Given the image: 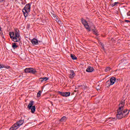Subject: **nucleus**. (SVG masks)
I'll return each mask as SVG.
<instances>
[{
	"mask_svg": "<svg viewBox=\"0 0 130 130\" xmlns=\"http://www.w3.org/2000/svg\"><path fill=\"white\" fill-rule=\"evenodd\" d=\"M125 105V101L122 100L120 101L119 104V108L117 110V118L118 119H121L122 117H125L126 115H128L129 113V111L127 109L123 110Z\"/></svg>",
	"mask_w": 130,
	"mask_h": 130,
	"instance_id": "obj_1",
	"label": "nucleus"
},
{
	"mask_svg": "<svg viewBox=\"0 0 130 130\" xmlns=\"http://www.w3.org/2000/svg\"><path fill=\"white\" fill-rule=\"evenodd\" d=\"M9 35L10 38H11L14 42H19V41L21 40V39H20V31L19 29H16L15 32H10Z\"/></svg>",
	"mask_w": 130,
	"mask_h": 130,
	"instance_id": "obj_2",
	"label": "nucleus"
},
{
	"mask_svg": "<svg viewBox=\"0 0 130 130\" xmlns=\"http://www.w3.org/2000/svg\"><path fill=\"white\" fill-rule=\"evenodd\" d=\"M31 11V5L30 4H26L22 9V12L25 18L28 16V14Z\"/></svg>",
	"mask_w": 130,
	"mask_h": 130,
	"instance_id": "obj_3",
	"label": "nucleus"
},
{
	"mask_svg": "<svg viewBox=\"0 0 130 130\" xmlns=\"http://www.w3.org/2000/svg\"><path fill=\"white\" fill-rule=\"evenodd\" d=\"M24 122H25V121L24 119L20 120L19 121H17L16 123H15L14 124H13L12 127L10 128V130H16L18 129L21 125H22Z\"/></svg>",
	"mask_w": 130,
	"mask_h": 130,
	"instance_id": "obj_4",
	"label": "nucleus"
},
{
	"mask_svg": "<svg viewBox=\"0 0 130 130\" xmlns=\"http://www.w3.org/2000/svg\"><path fill=\"white\" fill-rule=\"evenodd\" d=\"M33 105H34V102L31 101L29 102L27 106L28 109L31 110V113H34V112H35V110H36V107L35 106Z\"/></svg>",
	"mask_w": 130,
	"mask_h": 130,
	"instance_id": "obj_5",
	"label": "nucleus"
},
{
	"mask_svg": "<svg viewBox=\"0 0 130 130\" xmlns=\"http://www.w3.org/2000/svg\"><path fill=\"white\" fill-rule=\"evenodd\" d=\"M115 81H116V78L113 77L110 79V80H108L106 85L107 87H110V86L113 85L115 83Z\"/></svg>",
	"mask_w": 130,
	"mask_h": 130,
	"instance_id": "obj_6",
	"label": "nucleus"
},
{
	"mask_svg": "<svg viewBox=\"0 0 130 130\" xmlns=\"http://www.w3.org/2000/svg\"><path fill=\"white\" fill-rule=\"evenodd\" d=\"M81 22L83 25H84V27L86 28V30H88L89 31H91V29H90V26L88 24V22H87V21H86V20L84 19V18H82Z\"/></svg>",
	"mask_w": 130,
	"mask_h": 130,
	"instance_id": "obj_7",
	"label": "nucleus"
},
{
	"mask_svg": "<svg viewBox=\"0 0 130 130\" xmlns=\"http://www.w3.org/2000/svg\"><path fill=\"white\" fill-rule=\"evenodd\" d=\"M24 72L26 73H30L31 74H36V73H37L36 70L32 68H26L24 70Z\"/></svg>",
	"mask_w": 130,
	"mask_h": 130,
	"instance_id": "obj_8",
	"label": "nucleus"
},
{
	"mask_svg": "<svg viewBox=\"0 0 130 130\" xmlns=\"http://www.w3.org/2000/svg\"><path fill=\"white\" fill-rule=\"evenodd\" d=\"M31 42L33 45H39L41 43V41L37 40V39L34 38L31 40Z\"/></svg>",
	"mask_w": 130,
	"mask_h": 130,
	"instance_id": "obj_9",
	"label": "nucleus"
},
{
	"mask_svg": "<svg viewBox=\"0 0 130 130\" xmlns=\"http://www.w3.org/2000/svg\"><path fill=\"white\" fill-rule=\"evenodd\" d=\"M75 76H76V74H75V72H74V70H71L70 71L69 78L70 79H74Z\"/></svg>",
	"mask_w": 130,
	"mask_h": 130,
	"instance_id": "obj_10",
	"label": "nucleus"
},
{
	"mask_svg": "<svg viewBox=\"0 0 130 130\" xmlns=\"http://www.w3.org/2000/svg\"><path fill=\"white\" fill-rule=\"evenodd\" d=\"M93 71H94V68H93L91 66L88 67V68L86 69V71L87 73H92L93 72Z\"/></svg>",
	"mask_w": 130,
	"mask_h": 130,
	"instance_id": "obj_11",
	"label": "nucleus"
},
{
	"mask_svg": "<svg viewBox=\"0 0 130 130\" xmlns=\"http://www.w3.org/2000/svg\"><path fill=\"white\" fill-rule=\"evenodd\" d=\"M47 80H48V78L43 77V78H40L39 79V82H41V83H42V82H46V81H47Z\"/></svg>",
	"mask_w": 130,
	"mask_h": 130,
	"instance_id": "obj_12",
	"label": "nucleus"
},
{
	"mask_svg": "<svg viewBox=\"0 0 130 130\" xmlns=\"http://www.w3.org/2000/svg\"><path fill=\"white\" fill-rule=\"evenodd\" d=\"M52 16V18L54 19V20H55L57 23H59V20H58V18L57 17H56V15L53 14Z\"/></svg>",
	"mask_w": 130,
	"mask_h": 130,
	"instance_id": "obj_13",
	"label": "nucleus"
},
{
	"mask_svg": "<svg viewBox=\"0 0 130 130\" xmlns=\"http://www.w3.org/2000/svg\"><path fill=\"white\" fill-rule=\"evenodd\" d=\"M4 68H5V69H10V66H6L3 64H0V69H4Z\"/></svg>",
	"mask_w": 130,
	"mask_h": 130,
	"instance_id": "obj_14",
	"label": "nucleus"
},
{
	"mask_svg": "<svg viewBox=\"0 0 130 130\" xmlns=\"http://www.w3.org/2000/svg\"><path fill=\"white\" fill-rule=\"evenodd\" d=\"M12 47L13 48V49H16V48H17L18 45L16 44V43H13Z\"/></svg>",
	"mask_w": 130,
	"mask_h": 130,
	"instance_id": "obj_15",
	"label": "nucleus"
},
{
	"mask_svg": "<svg viewBox=\"0 0 130 130\" xmlns=\"http://www.w3.org/2000/svg\"><path fill=\"white\" fill-rule=\"evenodd\" d=\"M67 120V117H66V116H63L60 119V121H61V122H62L63 121H66Z\"/></svg>",
	"mask_w": 130,
	"mask_h": 130,
	"instance_id": "obj_16",
	"label": "nucleus"
},
{
	"mask_svg": "<svg viewBox=\"0 0 130 130\" xmlns=\"http://www.w3.org/2000/svg\"><path fill=\"white\" fill-rule=\"evenodd\" d=\"M71 57L72 58V59H73V60H75L76 59H77V56H76L75 55H73V54H72L71 55Z\"/></svg>",
	"mask_w": 130,
	"mask_h": 130,
	"instance_id": "obj_17",
	"label": "nucleus"
},
{
	"mask_svg": "<svg viewBox=\"0 0 130 130\" xmlns=\"http://www.w3.org/2000/svg\"><path fill=\"white\" fill-rule=\"evenodd\" d=\"M92 31H93V34H94L96 36H98V35H99V34H98V32H97V30L93 29Z\"/></svg>",
	"mask_w": 130,
	"mask_h": 130,
	"instance_id": "obj_18",
	"label": "nucleus"
},
{
	"mask_svg": "<svg viewBox=\"0 0 130 130\" xmlns=\"http://www.w3.org/2000/svg\"><path fill=\"white\" fill-rule=\"evenodd\" d=\"M58 94L61 95V96H62L63 97H65V92H62L61 91H58Z\"/></svg>",
	"mask_w": 130,
	"mask_h": 130,
	"instance_id": "obj_19",
	"label": "nucleus"
},
{
	"mask_svg": "<svg viewBox=\"0 0 130 130\" xmlns=\"http://www.w3.org/2000/svg\"><path fill=\"white\" fill-rule=\"evenodd\" d=\"M110 70H111V68L110 67H107L105 70V72H106V73H107V72H109Z\"/></svg>",
	"mask_w": 130,
	"mask_h": 130,
	"instance_id": "obj_20",
	"label": "nucleus"
},
{
	"mask_svg": "<svg viewBox=\"0 0 130 130\" xmlns=\"http://www.w3.org/2000/svg\"><path fill=\"white\" fill-rule=\"evenodd\" d=\"M71 95V92H65V97H69Z\"/></svg>",
	"mask_w": 130,
	"mask_h": 130,
	"instance_id": "obj_21",
	"label": "nucleus"
},
{
	"mask_svg": "<svg viewBox=\"0 0 130 130\" xmlns=\"http://www.w3.org/2000/svg\"><path fill=\"white\" fill-rule=\"evenodd\" d=\"M41 96V91H39L38 93H37V98H39V97H40Z\"/></svg>",
	"mask_w": 130,
	"mask_h": 130,
	"instance_id": "obj_22",
	"label": "nucleus"
},
{
	"mask_svg": "<svg viewBox=\"0 0 130 130\" xmlns=\"http://www.w3.org/2000/svg\"><path fill=\"white\" fill-rule=\"evenodd\" d=\"M125 22H126L127 23H130V21L129 20H125Z\"/></svg>",
	"mask_w": 130,
	"mask_h": 130,
	"instance_id": "obj_23",
	"label": "nucleus"
},
{
	"mask_svg": "<svg viewBox=\"0 0 130 130\" xmlns=\"http://www.w3.org/2000/svg\"><path fill=\"white\" fill-rule=\"evenodd\" d=\"M114 4L115 6H116V5H117V4H118V2H115V3H114Z\"/></svg>",
	"mask_w": 130,
	"mask_h": 130,
	"instance_id": "obj_24",
	"label": "nucleus"
},
{
	"mask_svg": "<svg viewBox=\"0 0 130 130\" xmlns=\"http://www.w3.org/2000/svg\"><path fill=\"white\" fill-rule=\"evenodd\" d=\"M127 16H130V12H128L127 13Z\"/></svg>",
	"mask_w": 130,
	"mask_h": 130,
	"instance_id": "obj_25",
	"label": "nucleus"
},
{
	"mask_svg": "<svg viewBox=\"0 0 130 130\" xmlns=\"http://www.w3.org/2000/svg\"><path fill=\"white\" fill-rule=\"evenodd\" d=\"M114 6H115V5L114 4V3L111 5V6H112V7H114Z\"/></svg>",
	"mask_w": 130,
	"mask_h": 130,
	"instance_id": "obj_26",
	"label": "nucleus"
},
{
	"mask_svg": "<svg viewBox=\"0 0 130 130\" xmlns=\"http://www.w3.org/2000/svg\"><path fill=\"white\" fill-rule=\"evenodd\" d=\"M4 1H5V0H0V3H3V2H4Z\"/></svg>",
	"mask_w": 130,
	"mask_h": 130,
	"instance_id": "obj_27",
	"label": "nucleus"
},
{
	"mask_svg": "<svg viewBox=\"0 0 130 130\" xmlns=\"http://www.w3.org/2000/svg\"><path fill=\"white\" fill-rule=\"evenodd\" d=\"M21 4L22 5H25V3H24V2H22Z\"/></svg>",
	"mask_w": 130,
	"mask_h": 130,
	"instance_id": "obj_28",
	"label": "nucleus"
},
{
	"mask_svg": "<svg viewBox=\"0 0 130 130\" xmlns=\"http://www.w3.org/2000/svg\"><path fill=\"white\" fill-rule=\"evenodd\" d=\"M98 90H100V88H99V87L97 88Z\"/></svg>",
	"mask_w": 130,
	"mask_h": 130,
	"instance_id": "obj_29",
	"label": "nucleus"
},
{
	"mask_svg": "<svg viewBox=\"0 0 130 130\" xmlns=\"http://www.w3.org/2000/svg\"><path fill=\"white\" fill-rule=\"evenodd\" d=\"M81 86H82V85H79V87H81Z\"/></svg>",
	"mask_w": 130,
	"mask_h": 130,
	"instance_id": "obj_30",
	"label": "nucleus"
}]
</instances>
